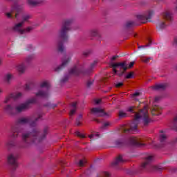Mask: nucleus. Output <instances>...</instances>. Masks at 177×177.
<instances>
[{
    "label": "nucleus",
    "instance_id": "c03bdc74",
    "mask_svg": "<svg viewBox=\"0 0 177 177\" xmlns=\"http://www.w3.org/2000/svg\"><path fill=\"white\" fill-rule=\"evenodd\" d=\"M176 44H177V41H176Z\"/></svg>",
    "mask_w": 177,
    "mask_h": 177
},
{
    "label": "nucleus",
    "instance_id": "ddd939ff",
    "mask_svg": "<svg viewBox=\"0 0 177 177\" xmlns=\"http://www.w3.org/2000/svg\"><path fill=\"white\" fill-rule=\"evenodd\" d=\"M30 19H31V17L30 15H25L23 17V21H30Z\"/></svg>",
    "mask_w": 177,
    "mask_h": 177
},
{
    "label": "nucleus",
    "instance_id": "a211bd4d",
    "mask_svg": "<svg viewBox=\"0 0 177 177\" xmlns=\"http://www.w3.org/2000/svg\"><path fill=\"white\" fill-rule=\"evenodd\" d=\"M134 65H135V61H133L129 64L127 68H132V67H133Z\"/></svg>",
    "mask_w": 177,
    "mask_h": 177
},
{
    "label": "nucleus",
    "instance_id": "2eb2a0df",
    "mask_svg": "<svg viewBox=\"0 0 177 177\" xmlns=\"http://www.w3.org/2000/svg\"><path fill=\"white\" fill-rule=\"evenodd\" d=\"M135 110H136V107L131 106L128 109L127 111H129V113H133V111H135Z\"/></svg>",
    "mask_w": 177,
    "mask_h": 177
},
{
    "label": "nucleus",
    "instance_id": "c756f323",
    "mask_svg": "<svg viewBox=\"0 0 177 177\" xmlns=\"http://www.w3.org/2000/svg\"><path fill=\"white\" fill-rule=\"evenodd\" d=\"M77 106V102H73V104H72V107L73 108V109H75V106Z\"/></svg>",
    "mask_w": 177,
    "mask_h": 177
},
{
    "label": "nucleus",
    "instance_id": "0eeeda50",
    "mask_svg": "<svg viewBox=\"0 0 177 177\" xmlns=\"http://www.w3.org/2000/svg\"><path fill=\"white\" fill-rule=\"evenodd\" d=\"M15 18L19 19V15H21L24 12V10H23V8L18 6L15 8Z\"/></svg>",
    "mask_w": 177,
    "mask_h": 177
},
{
    "label": "nucleus",
    "instance_id": "4468645a",
    "mask_svg": "<svg viewBox=\"0 0 177 177\" xmlns=\"http://www.w3.org/2000/svg\"><path fill=\"white\" fill-rule=\"evenodd\" d=\"M86 162V159L80 160V162H79L80 167H84V165H85Z\"/></svg>",
    "mask_w": 177,
    "mask_h": 177
},
{
    "label": "nucleus",
    "instance_id": "b1692460",
    "mask_svg": "<svg viewBox=\"0 0 177 177\" xmlns=\"http://www.w3.org/2000/svg\"><path fill=\"white\" fill-rule=\"evenodd\" d=\"M102 100L100 99L95 100V104H99Z\"/></svg>",
    "mask_w": 177,
    "mask_h": 177
},
{
    "label": "nucleus",
    "instance_id": "9b49d317",
    "mask_svg": "<svg viewBox=\"0 0 177 177\" xmlns=\"http://www.w3.org/2000/svg\"><path fill=\"white\" fill-rule=\"evenodd\" d=\"M118 115L120 118H124V117H127V113L122 111H119Z\"/></svg>",
    "mask_w": 177,
    "mask_h": 177
},
{
    "label": "nucleus",
    "instance_id": "ea45409f",
    "mask_svg": "<svg viewBox=\"0 0 177 177\" xmlns=\"http://www.w3.org/2000/svg\"><path fill=\"white\" fill-rule=\"evenodd\" d=\"M176 10L177 11V6H176Z\"/></svg>",
    "mask_w": 177,
    "mask_h": 177
},
{
    "label": "nucleus",
    "instance_id": "37998d69",
    "mask_svg": "<svg viewBox=\"0 0 177 177\" xmlns=\"http://www.w3.org/2000/svg\"><path fill=\"white\" fill-rule=\"evenodd\" d=\"M145 165H143V167H145Z\"/></svg>",
    "mask_w": 177,
    "mask_h": 177
},
{
    "label": "nucleus",
    "instance_id": "2f4dec72",
    "mask_svg": "<svg viewBox=\"0 0 177 177\" xmlns=\"http://www.w3.org/2000/svg\"><path fill=\"white\" fill-rule=\"evenodd\" d=\"M160 138H161L162 140V139H165V135H162V136H160Z\"/></svg>",
    "mask_w": 177,
    "mask_h": 177
},
{
    "label": "nucleus",
    "instance_id": "72a5a7b5",
    "mask_svg": "<svg viewBox=\"0 0 177 177\" xmlns=\"http://www.w3.org/2000/svg\"><path fill=\"white\" fill-rule=\"evenodd\" d=\"M17 27H21V24H19Z\"/></svg>",
    "mask_w": 177,
    "mask_h": 177
},
{
    "label": "nucleus",
    "instance_id": "393cba45",
    "mask_svg": "<svg viewBox=\"0 0 177 177\" xmlns=\"http://www.w3.org/2000/svg\"><path fill=\"white\" fill-rule=\"evenodd\" d=\"M139 93H135L134 94H133V99H135V97H136V96H139Z\"/></svg>",
    "mask_w": 177,
    "mask_h": 177
},
{
    "label": "nucleus",
    "instance_id": "f3484780",
    "mask_svg": "<svg viewBox=\"0 0 177 177\" xmlns=\"http://www.w3.org/2000/svg\"><path fill=\"white\" fill-rule=\"evenodd\" d=\"M99 138V134L97 133H94V134H91L88 136V138H90V139H92V138Z\"/></svg>",
    "mask_w": 177,
    "mask_h": 177
},
{
    "label": "nucleus",
    "instance_id": "f704fd0d",
    "mask_svg": "<svg viewBox=\"0 0 177 177\" xmlns=\"http://www.w3.org/2000/svg\"><path fill=\"white\" fill-rule=\"evenodd\" d=\"M30 30H31V28H28L26 29V31H30Z\"/></svg>",
    "mask_w": 177,
    "mask_h": 177
},
{
    "label": "nucleus",
    "instance_id": "a878e982",
    "mask_svg": "<svg viewBox=\"0 0 177 177\" xmlns=\"http://www.w3.org/2000/svg\"><path fill=\"white\" fill-rule=\"evenodd\" d=\"M77 136H80V138H85V136H84L83 134H81V133H77Z\"/></svg>",
    "mask_w": 177,
    "mask_h": 177
},
{
    "label": "nucleus",
    "instance_id": "e433bc0d",
    "mask_svg": "<svg viewBox=\"0 0 177 177\" xmlns=\"http://www.w3.org/2000/svg\"><path fill=\"white\" fill-rule=\"evenodd\" d=\"M158 100L157 98H155V101L157 102Z\"/></svg>",
    "mask_w": 177,
    "mask_h": 177
},
{
    "label": "nucleus",
    "instance_id": "4c0bfd02",
    "mask_svg": "<svg viewBox=\"0 0 177 177\" xmlns=\"http://www.w3.org/2000/svg\"><path fill=\"white\" fill-rule=\"evenodd\" d=\"M174 120H175V121H177V117H176V118H175V119H174Z\"/></svg>",
    "mask_w": 177,
    "mask_h": 177
},
{
    "label": "nucleus",
    "instance_id": "c9c22d12",
    "mask_svg": "<svg viewBox=\"0 0 177 177\" xmlns=\"http://www.w3.org/2000/svg\"><path fill=\"white\" fill-rule=\"evenodd\" d=\"M17 110H18V111H21V110L19 109V108H17Z\"/></svg>",
    "mask_w": 177,
    "mask_h": 177
},
{
    "label": "nucleus",
    "instance_id": "473e14b6",
    "mask_svg": "<svg viewBox=\"0 0 177 177\" xmlns=\"http://www.w3.org/2000/svg\"><path fill=\"white\" fill-rule=\"evenodd\" d=\"M151 158H153V157L149 156V157L147 158V160H151Z\"/></svg>",
    "mask_w": 177,
    "mask_h": 177
},
{
    "label": "nucleus",
    "instance_id": "f03ea898",
    "mask_svg": "<svg viewBox=\"0 0 177 177\" xmlns=\"http://www.w3.org/2000/svg\"><path fill=\"white\" fill-rule=\"evenodd\" d=\"M112 67H113L114 73L120 72L122 74L128 69V66L125 64V63L113 64Z\"/></svg>",
    "mask_w": 177,
    "mask_h": 177
},
{
    "label": "nucleus",
    "instance_id": "cd10ccee",
    "mask_svg": "<svg viewBox=\"0 0 177 177\" xmlns=\"http://www.w3.org/2000/svg\"><path fill=\"white\" fill-rule=\"evenodd\" d=\"M109 125H110V122H106L104 124V127H109Z\"/></svg>",
    "mask_w": 177,
    "mask_h": 177
},
{
    "label": "nucleus",
    "instance_id": "20e7f679",
    "mask_svg": "<svg viewBox=\"0 0 177 177\" xmlns=\"http://www.w3.org/2000/svg\"><path fill=\"white\" fill-rule=\"evenodd\" d=\"M91 113L93 114H99V115H106V113H104V111L100 108H93L91 109Z\"/></svg>",
    "mask_w": 177,
    "mask_h": 177
},
{
    "label": "nucleus",
    "instance_id": "423d86ee",
    "mask_svg": "<svg viewBox=\"0 0 177 177\" xmlns=\"http://www.w3.org/2000/svg\"><path fill=\"white\" fill-rule=\"evenodd\" d=\"M28 3L30 6H37L39 5V3H42V1L41 0H28Z\"/></svg>",
    "mask_w": 177,
    "mask_h": 177
},
{
    "label": "nucleus",
    "instance_id": "79ce46f5",
    "mask_svg": "<svg viewBox=\"0 0 177 177\" xmlns=\"http://www.w3.org/2000/svg\"><path fill=\"white\" fill-rule=\"evenodd\" d=\"M64 31H66V29H64Z\"/></svg>",
    "mask_w": 177,
    "mask_h": 177
},
{
    "label": "nucleus",
    "instance_id": "aec40b11",
    "mask_svg": "<svg viewBox=\"0 0 177 177\" xmlns=\"http://www.w3.org/2000/svg\"><path fill=\"white\" fill-rule=\"evenodd\" d=\"M164 88L163 84H158L156 86V89H162Z\"/></svg>",
    "mask_w": 177,
    "mask_h": 177
},
{
    "label": "nucleus",
    "instance_id": "6e6552de",
    "mask_svg": "<svg viewBox=\"0 0 177 177\" xmlns=\"http://www.w3.org/2000/svg\"><path fill=\"white\" fill-rule=\"evenodd\" d=\"M4 15L6 19H13V10L6 12Z\"/></svg>",
    "mask_w": 177,
    "mask_h": 177
},
{
    "label": "nucleus",
    "instance_id": "c85d7f7f",
    "mask_svg": "<svg viewBox=\"0 0 177 177\" xmlns=\"http://www.w3.org/2000/svg\"><path fill=\"white\" fill-rule=\"evenodd\" d=\"M10 78H12V75H6V79L8 80H10Z\"/></svg>",
    "mask_w": 177,
    "mask_h": 177
},
{
    "label": "nucleus",
    "instance_id": "412c9836",
    "mask_svg": "<svg viewBox=\"0 0 177 177\" xmlns=\"http://www.w3.org/2000/svg\"><path fill=\"white\" fill-rule=\"evenodd\" d=\"M122 85H124V84L122 83H118L115 84V87L116 88H120V86H122Z\"/></svg>",
    "mask_w": 177,
    "mask_h": 177
},
{
    "label": "nucleus",
    "instance_id": "4be33fe9",
    "mask_svg": "<svg viewBox=\"0 0 177 177\" xmlns=\"http://www.w3.org/2000/svg\"><path fill=\"white\" fill-rule=\"evenodd\" d=\"M104 177H110V174L107 171L104 172Z\"/></svg>",
    "mask_w": 177,
    "mask_h": 177
},
{
    "label": "nucleus",
    "instance_id": "58836bf2",
    "mask_svg": "<svg viewBox=\"0 0 177 177\" xmlns=\"http://www.w3.org/2000/svg\"><path fill=\"white\" fill-rule=\"evenodd\" d=\"M114 59H115V57H113V60H114Z\"/></svg>",
    "mask_w": 177,
    "mask_h": 177
},
{
    "label": "nucleus",
    "instance_id": "bb28decb",
    "mask_svg": "<svg viewBox=\"0 0 177 177\" xmlns=\"http://www.w3.org/2000/svg\"><path fill=\"white\" fill-rule=\"evenodd\" d=\"M74 113H75V109H72L70 112V115H73V114H74Z\"/></svg>",
    "mask_w": 177,
    "mask_h": 177
},
{
    "label": "nucleus",
    "instance_id": "f257e3e1",
    "mask_svg": "<svg viewBox=\"0 0 177 177\" xmlns=\"http://www.w3.org/2000/svg\"><path fill=\"white\" fill-rule=\"evenodd\" d=\"M140 118H143L145 125H147L149 122V113L147 111V106H145L143 110L140 111L136 113L134 121L129 124L130 129L125 131H129L131 133H133L138 129V123L136 122Z\"/></svg>",
    "mask_w": 177,
    "mask_h": 177
},
{
    "label": "nucleus",
    "instance_id": "6ab92c4d",
    "mask_svg": "<svg viewBox=\"0 0 177 177\" xmlns=\"http://www.w3.org/2000/svg\"><path fill=\"white\" fill-rule=\"evenodd\" d=\"M45 86H49V83L48 82H44L41 84V88H45Z\"/></svg>",
    "mask_w": 177,
    "mask_h": 177
},
{
    "label": "nucleus",
    "instance_id": "7c9ffc66",
    "mask_svg": "<svg viewBox=\"0 0 177 177\" xmlns=\"http://www.w3.org/2000/svg\"><path fill=\"white\" fill-rule=\"evenodd\" d=\"M132 140H133V142H134V143H136L138 142V138H133Z\"/></svg>",
    "mask_w": 177,
    "mask_h": 177
},
{
    "label": "nucleus",
    "instance_id": "1a4fd4ad",
    "mask_svg": "<svg viewBox=\"0 0 177 177\" xmlns=\"http://www.w3.org/2000/svg\"><path fill=\"white\" fill-rule=\"evenodd\" d=\"M8 161L10 164H15L16 158H14L13 155H10L8 156Z\"/></svg>",
    "mask_w": 177,
    "mask_h": 177
},
{
    "label": "nucleus",
    "instance_id": "f8f14e48",
    "mask_svg": "<svg viewBox=\"0 0 177 177\" xmlns=\"http://www.w3.org/2000/svg\"><path fill=\"white\" fill-rule=\"evenodd\" d=\"M142 62H143L144 63H149V62H150V58L149 57H142L141 58Z\"/></svg>",
    "mask_w": 177,
    "mask_h": 177
},
{
    "label": "nucleus",
    "instance_id": "39448f33",
    "mask_svg": "<svg viewBox=\"0 0 177 177\" xmlns=\"http://www.w3.org/2000/svg\"><path fill=\"white\" fill-rule=\"evenodd\" d=\"M151 113L153 115H159V114H161V109L158 106H156L152 109Z\"/></svg>",
    "mask_w": 177,
    "mask_h": 177
},
{
    "label": "nucleus",
    "instance_id": "5701e85b",
    "mask_svg": "<svg viewBox=\"0 0 177 177\" xmlns=\"http://www.w3.org/2000/svg\"><path fill=\"white\" fill-rule=\"evenodd\" d=\"M165 17L167 18V19H171V14H169V13H166L165 14Z\"/></svg>",
    "mask_w": 177,
    "mask_h": 177
},
{
    "label": "nucleus",
    "instance_id": "a19ab883",
    "mask_svg": "<svg viewBox=\"0 0 177 177\" xmlns=\"http://www.w3.org/2000/svg\"><path fill=\"white\" fill-rule=\"evenodd\" d=\"M24 138H27V136H24Z\"/></svg>",
    "mask_w": 177,
    "mask_h": 177
},
{
    "label": "nucleus",
    "instance_id": "7ed1b4c3",
    "mask_svg": "<svg viewBox=\"0 0 177 177\" xmlns=\"http://www.w3.org/2000/svg\"><path fill=\"white\" fill-rule=\"evenodd\" d=\"M137 19H138V20H146L147 21H150V19H151V12H149L148 15H138Z\"/></svg>",
    "mask_w": 177,
    "mask_h": 177
},
{
    "label": "nucleus",
    "instance_id": "dca6fc26",
    "mask_svg": "<svg viewBox=\"0 0 177 177\" xmlns=\"http://www.w3.org/2000/svg\"><path fill=\"white\" fill-rule=\"evenodd\" d=\"M133 77V72H130L126 76V78L127 80H129V78H132Z\"/></svg>",
    "mask_w": 177,
    "mask_h": 177
},
{
    "label": "nucleus",
    "instance_id": "9d476101",
    "mask_svg": "<svg viewBox=\"0 0 177 177\" xmlns=\"http://www.w3.org/2000/svg\"><path fill=\"white\" fill-rule=\"evenodd\" d=\"M124 158H122V156L119 155L116 158H115V162L116 164H118V162H124Z\"/></svg>",
    "mask_w": 177,
    "mask_h": 177
}]
</instances>
